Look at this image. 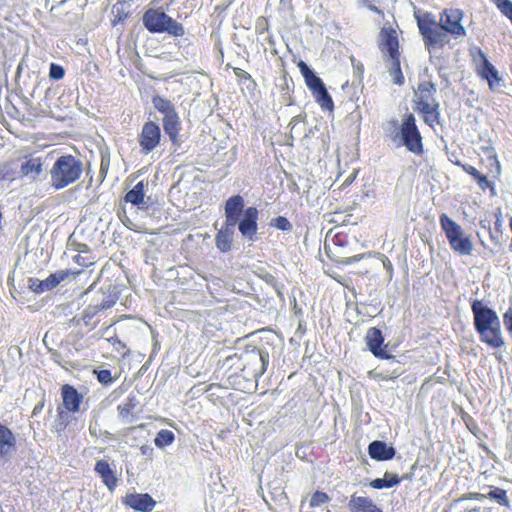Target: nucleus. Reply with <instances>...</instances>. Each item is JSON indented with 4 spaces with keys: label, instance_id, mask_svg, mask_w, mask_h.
<instances>
[{
    "label": "nucleus",
    "instance_id": "36",
    "mask_svg": "<svg viewBox=\"0 0 512 512\" xmlns=\"http://www.w3.org/2000/svg\"><path fill=\"white\" fill-rule=\"evenodd\" d=\"M269 225L281 231H291L293 228L290 221L284 216H278L271 219Z\"/></svg>",
    "mask_w": 512,
    "mask_h": 512
},
{
    "label": "nucleus",
    "instance_id": "26",
    "mask_svg": "<svg viewBox=\"0 0 512 512\" xmlns=\"http://www.w3.org/2000/svg\"><path fill=\"white\" fill-rule=\"evenodd\" d=\"M152 104L159 113L164 115L163 119H168L170 117L178 115V113L175 110L174 104L164 97H161L159 95L154 96L152 98Z\"/></svg>",
    "mask_w": 512,
    "mask_h": 512
},
{
    "label": "nucleus",
    "instance_id": "8",
    "mask_svg": "<svg viewBox=\"0 0 512 512\" xmlns=\"http://www.w3.org/2000/svg\"><path fill=\"white\" fill-rule=\"evenodd\" d=\"M439 222L451 249L460 255H470L473 243L462 227L445 213L440 215Z\"/></svg>",
    "mask_w": 512,
    "mask_h": 512
},
{
    "label": "nucleus",
    "instance_id": "19",
    "mask_svg": "<svg viewBox=\"0 0 512 512\" xmlns=\"http://www.w3.org/2000/svg\"><path fill=\"white\" fill-rule=\"evenodd\" d=\"M16 446V438L12 431L0 423V456L2 458L9 457Z\"/></svg>",
    "mask_w": 512,
    "mask_h": 512
},
{
    "label": "nucleus",
    "instance_id": "24",
    "mask_svg": "<svg viewBox=\"0 0 512 512\" xmlns=\"http://www.w3.org/2000/svg\"><path fill=\"white\" fill-rule=\"evenodd\" d=\"M456 164L461 166L462 169L466 173L471 175L482 190L489 188L491 195L492 196L496 195V191H495V187H494L493 183H491L487 179V177L485 175L481 174L475 167L468 165V164H461L460 162H457Z\"/></svg>",
    "mask_w": 512,
    "mask_h": 512
},
{
    "label": "nucleus",
    "instance_id": "3",
    "mask_svg": "<svg viewBox=\"0 0 512 512\" xmlns=\"http://www.w3.org/2000/svg\"><path fill=\"white\" fill-rule=\"evenodd\" d=\"M237 359L242 376L246 380H257L266 371L269 363V353L255 346H246L240 353L229 356L227 360Z\"/></svg>",
    "mask_w": 512,
    "mask_h": 512
},
{
    "label": "nucleus",
    "instance_id": "42",
    "mask_svg": "<svg viewBox=\"0 0 512 512\" xmlns=\"http://www.w3.org/2000/svg\"><path fill=\"white\" fill-rule=\"evenodd\" d=\"M28 282H29V288L36 293H43L44 291L49 290V288H46L45 280L30 278L28 280Z\"/></svg>",
    "mask_w": 512,
    "mask_h": 512
},
{
    "label": "nucleus",
    "instance_id": "14",
    "mask_svg": "<svg viewBox=\"0 0 512 512\" xmlns=\"http://www.w3.org/2000/svg\"><path fill=\"white\" fill-rule=\"evenodd\" d=\"M244 199L240 195H234L228 198L224 206V223L230 226H236L239 218L244 214Z\"/></svg>",
    "mask_w": 512,
    "mask_h": 512
},
{
    "label": "nucleus",
    "instance_id": "48",
    "mask_svg": "<svg viewBox=\"0 0 512 512\" xmlns=\"http://www.w3.org/2000/svg\"><path fill=\"white\" fill-rule=\"evenodd\" d=\"M50 355H51V359L53 362H55L56 364L60 365L61 367L65 368V369H67L68 362L64 361L60 352H58L56 350H50Z\"/></svg>",
    "mask_w": 512,
    "mask_h": 512
},
{
    "label": "nucleus",
    "instance_id": "4",
    "mask_svg": "<svg viewBox=\"0 0 512 512\" xmlns=\"http://www.w3.org/2000/svg\"><path fill=\"white\" fill-rule=\"evenodd\" d=\"M83 172L82 162L72 155L57 158L50 170L51 184L57 189H63L76 182Z\"/></svg>",
    "mask_w": 512,
    "mask_h": 512
},
{
    "label": "nucleus",
    "instance_id": "31",
    "mask_svg": "<svg viewBox=\"0 0 512 512\" xmlns=\"http://www.w3.org/2000/svg\"><path fill=\"white\" fill-rule=\"evenodd\" d=\"M419 96L417 97V101L423 102H431L436 101L434 98V93L436 92V87L432 82H424L419 84Z\"/></svg>",
    "mask_w": 512,
    "mask_h": 512
},
{
    "label": "nucleus",
    "instance_id": "22",
    "mask_svg": "<svg viewBox=\"0 0 512 512\" xmlns=\"http://www.w3.org/2000/svg\"><path fill=\"white\" fill-rule=\"evenodd\" d=\"M182 128L181 120L179 115L174 117H170L168 119H163V129L166 135H168L172 144L176 147L181 145V140L179 138V132Z\"/></svg>",
    "mask_w": 512,
    "mask_h": 512
},
{
    "label": "nucleus",
    "instance_id": "23",
    "mask_svg": "<svg viewBox=\"0 0 512 512\" xmlns=\"http://www.w3.org/2000/svg\"><path fill=\"white\" fill-rule=\"evenodd\" d=\"M298 66L312 94L325 86L322 79L305 62L300 61Z\"/></svg>",
    "mask_w": 512,
    "mask_h": 512
},
{
    "label": "nucleus",
    "instance_id": "58",
    "mask_svg": "<svg viewBox=\"0 0 512 512\" xmlns=\"http://www.w3.org/2000/svg\"><path fill=\"white\" fill-rule=\"evenodd\" d=\"M21 68H22V63H20V64L18 65V68H17V75H19V74H20Z\"/></svg>",
    "mask_w": 512,
    "mask_h": 512
},
{
    "label": "nucleus",
    "instance_id": "40",
    "mask_svg": "<svg viewBox=\"0 0 512 512\" xmlns=\"http://www.w3.org/2000/svg\"><path fill=\"white\" fill-rule=\"evenodd\" d=\"M132 401L133 399L129 398L128 402L118 405L117 410L119 412V416L122 419H128L132 413V410L135 408V404Z\"/></svg>",
    "mask_w": 512,
    "mask_h": 512
},
{
    "label": "nucleus",
    "instance_id": "13",
    "mask_svg": "<svg viewBox=\"0 0 512 512\" xmlns=\"http://www.w3.org/2000/svg\"><path fill=\"white\" fill-rule=\"evenodd\" d=\"M365 342L368 349L375 357L381 359L393 358V356L384 349L387 345H384V336L379 328H369L365 335Z\"/></svg>",
    "mask_w": 512,
    "mask_h": 512
},
{
    "label": "nucleus",
    "instance_id": "33",
    "mask_svg": "<svg viewBox=\"0 0 512 512\" xmlns=\"http://www.w3.org/2000/svg\"><path fill=\"white\" fill-rule=\"evenodd\" d=\"M313 96L316 100V102L321 106L323 109L332 110L334 107L333 100L331 96L329 95L326 87L319 89L318 91L313 93Z\"/></svg>",
    "mask_w": 512,
    "mask_h": 512
},
{
    "label": "nucleus",
    "instance_id": "55",
    "mask_svg": "<svg viewBox=\"0 0 512 512\" xmlns=\"http://www.w3.org/2000/svg\"><path fill=\"white\" fill-rule=\"evenodd\" d=\"M148 451H152V449L150 447H148V446H145V445H143L141 447V452H142L143 455H146L148 453Z\"/></svg>",
    "mask_w": 512,
    "mask_h": 512
},
{
    "label": "nucleus",
    "instance_id": "52",
    "mask_svg": "<svg viewBox=\"0 0 512 512\" xmlns=\"http://www.w3.org/2000/svg\"><path fill=\"white\" fill-rule=\"evenodd\" d=\"M78 247H79L78 251L80 253L89 254V248H88V246L86 244H79Z\"/></svg>",
    "mask_w": 512,
    "mask_h": 512
},
{
    "label": "nucleus",
    "instance_id": "10",
    "mask_svg": "<svg viewBox=\"0 0 512 512\" xmlns=\"http://www.w3.org/2000/svg\"><path fill=\"white\" fill-rule=\"evenodd\" d=\"M463 11L460 9H445L440 13L439 22H437L446 34L454 39L463 38L466 30L461 24Z\"/></svg>",
    "mask_w": 512,
    "mask_h": 512
},
{
    "label": "nucleus",
    "instance_id": "30",
    "mask_svg": "<svg viewBox=\"0 0 512 512\" xmlns=\"http://www.w3.org/2000/svg\"><path fill=\"white\" fill-rule=\"evenodd\" d=\"M144 183L143 181L138 182L130 191H128L124 197L126 202L131 203L135 206H140L144 203Z\"/></svg>",
    "mask_w": 512,
    "mask_h": 512
},
{
    "label": "nucleus",
    "instance_id": "49",
    "mask_svg": "<svg viewBox=\"0 0 512 512\" xmlns=\"http://www.w3.org/2000/svg\"><path fill=\"white\" fill-rule=\"evenodd\" d=\"M485 498H486L485 494L473 492V493H468V494L463 495L459 500H466V499L483 500Z\"/></svg>",
    "mask_w": 512,
    "mask_h": 512
},
{
    "label": "nucleus",
    "instance_id": "28",
    "mask_svg": "<svg viewBox=\"0 0 512 512\" xmlns=\"http://www.w3.org/2000/svg\"><path fill=\"white\" fill-rule=\"evenodd\" d=\"M407 476L399 477L397 474L385 472L384 478H376L370 482V486L374 489L391 488L400 484Z\"/></svg>",
    "mask_w": 512,
    "mask_h": 512
},
{
    "label": "nucleus",
    "instance_id": "25",
    "mask_svg": "<svg viewBox=\"0 0 512 512\" xmlns=\"http://www.w3.org/2000/svg\"><path fill=\"white\" fill-rule=\"evenodd\" d=\"M22 176L35 180L42 173V162L40 158H30L21 165Z\"/></svg>",
    "mask_w": 512,
    "mask_h": 512
},
{
    "label": "nucleus",
    "instance_id": "2",
    "mask_svg": "<svg viewBox=\"0 0 512 512\" xmlns=\"http://www.w3.org/2000/svg\"><path fill=\"white\" fill-rule=\"evenodd\" d=\"M389 126V136L397 146L403 145L414 154L423 152L422 138L413 114L405 115L401 125L398 120H391Z\"/></svg>",
    "mask_w": 512,
    "mask_h": 512
},
{
    "label": "nucleus",
    "instance_id": "12",
    "mask_svg": "<svg viewBox=\"0 0 512 512\" xmlns=\"http://www.w3.org/2000/svg\"><path fill=\"white\" fill-rule=\"evenodd\" d=\"M258 216L259 211L256 207H248L245 209L243 216L239 218L236 225L242 238L251 243L258 240Z\"/></svg>",
    "mask_w": 512,
    "mask_h": 512
},
{
    "label": "nucleus",
    "instance_id": "46",
    "mask_svg": "<svg viewBox=\"0 0 512 512\" xmlns=\"http://www.w3.org/2000/svg\"><path fill=\"white\" fill-rule=\"evenodd\" d=\"M440 120V112L439 108H435L429 114L424 115V122L428 124L430 127H433L435 123H439Z\"/></svg>",
    "mask_w": 512,
    "mask_h": 512
},
{
    "label": "nucleus",
    "instance_id": "37",
    "mask_svg": "<svg viewBox=\"0 0 512 512\" xmlns=\"http://www.w3.org/2000/svg\"><path fill=\"white\" fill-rule=\"evenodd\" d=\"M500 12L508 19L512 17V1L510 0H492Z\"/></svg>",
    "mask_w": 512,
    "mask_h": 512
},
{
    "label": "nucleus",
    "instance_id": "18",
    "mask_svg": "<svg viewBox=\"0 0 512 512\" xmlns=\"http://www.w3.org/2000/svg\"><path fill=\"white\" fill-rule=\"evenodd\" d=\"M95 472L100 476L104 485L110 492L117 486L118 479L106 460H98L94 467Z\"/></svg>",
    "mask_w": 512,
    "mask_h": 512
},
{
    "label": "nucleus",
    "instance_id": "35",
    "mask_svg": "<svg viewBox=\"0 0 512 512\" xmlns=\"http://www.w3.org/2000/svg\"><path fill=\"white\" fill-rule=\"evenodd\" d=\"M101 311V309L98 307V305L94 302L89 304L82 312V320L85 325H90L91 320L94 318L97 313Z\"/></svg>",
    "mask_w": 512,
    "mask_h": 512
},
{
    "label": "nucleus",
    "instance_id": "6",
    "mask_svg": "<svg viewBox=\"0 0 512 512\" xmlns=\"http://www.w3.org/2000/svg\"><path fill=\"white\" fill-rule=\"evenodd\" d=\"M416 19L419 32L429 53L434 49H441L449 43L450 37L431 13H425L422 17L416 16Z\"/></svg>",
    "mask_w": 512,
    "mask_h": 512
},
{
    "label": "nucleus",
    "instance_id": "1",
    "mask_svg": "<svg viewBox=\"0 0 512 512\" xmlns=\"http://www.w3.org/2000/svg\"><path fill=\"white\" fill-rule=\"evenodd\" d=\"M471 310L474 328L480 341L494 349L503 347L505 341L497 313L481 300H474L471 304Z\"/></svg>",
    "mask_w": 512,
    "mask_h": 512
},
{
    "label": "nucleus",
    "instance_id": "29",
    "mask_svg": "<svg viewBox=\"0 0 512 512\" xmlns=\"http://www.w3.org/2000/svg\"><path fill=\"white\" fill-rule=\"evenodd\" d=\"M80 273V271H77V272H73L69 269H66V270H58L56 271L55 273H52L50 274L46 279H45V285H46V288H49V290L55 288L56 286H58L61 282H63L64 280H66L70 275H72L73 277H75L76 275H78Z\"/></svg>",
    "mask_w": 512,
    "mask_h": 512
},
{
    "label": "nucleus",
    "instance_id": "34",
    "mask_svg": "<svg viewBox=\"0 0 512 512\" xmlns=\"http://www.w3.org/2000/svg\"><path fill=\"white\" fill-rule=\"evenodd\" d=\"M175 440V435L172 431L167 429L160 430L155 439L154 443L158 448H164L171 445Z\"/></svg>",
    "mask_w": 512,
    "mask_h": 512
},
{
    "label": "nucleus",
    "instance_id": "17",
    "mask_svg": "<svg viewBox=\"0 0 512 512\" xmlns=\"http://www.w3.org/2000/svg\"><path fill=\"white\" fill-rule=\"evenodd\" d=\"M369 456L377 461H387L394 458L396 450L393 446H388L386 442L375 440L368 446Z\"/></svg>",
    "mask_w": 512,
    "mask_h": 512
},
{
    "label": "nucleus",
    "instance_id": "16",
    "mask_svg": "<svg viewBox=\"0 0 512 512\" xmlns=\"http://www.w3.org/2000/svg\"><path fill=\"white\" fill-rule=\"evenodd\" d=\"M235 233L236 226L223 223L222 227L215 235L216 248L222 253L229 252L232 249Z\"/></svg>",
    "mask_w": 512,
    "mask_h": 512
},
{
    "label": "nucleus",
    "instance_id": "32",
    "mask_svg": "<svg viewBox=\"0 0 512 512\" xmlns=\"http://www.w3.org/2000/svg\"><path fill=\"white\" fill-rule=\"evenodd\" d=\"M400 375V371L398 369H393L392 371L383 368H377L370 370L368 372V377L374 380H391L397 378Z\"/></svg>",
    "mask_w": 512,
    "mask_h": 512
},
{
    "label": "nucleus",
    "instance_id": "57",
    "mask_svg": "<svg viewBox=\"0 0 512 512\" xmlns=\"http://www.w3.org/2000/svg\"><path fill=\"white\" fill-rule=\"evenodd\" d=\"M298 122V117H293L289 123L290 126H292V129L295 127V125Z\"/></svg>",
    "mask_w": 512,
    "mask_h": 512
},
{
    "label": "nucleus",
    "instance_id": "5",
    "mask_svg": "<svg viewBox=\"0 0 512 512\" xmlns=\"http://www.w3.org/2000/svg\"><path fill=\"white\" fill-rule=\"evenodd\" d=\"M379 49L389 56V73L396 85L404 84V76L401 71L400 52L397 33L394 29H382L380 32Z\"/></svg>",
    "mask_w": 512,
    "mask_h": 512
},
{
    "label": "nucleus",
    "instance_id": "50",
    "mask_svg": "<svg viewBox=\"0 0 512 512\" xmlns=\"http://www.w3.org/2000/svg\"><path fill=\"white\" fill-rule=\"evenodd\" d=\"M383 266L388 273V279L391 280L393 277V266L391 261L387 257L383 259Z\"/></svg>",
    "mask_w": 512,
    "mask_h": 512
},
{
    "label": "nucleus",
    "instance_id": "21",
    "mask_svg": "<svg viewBox=\"0 0 512 512\" xmlns=\"http://www.w3.org/2000/svg\"><path fill=\"white\" fill-rule=\"evenodd\" d=\"M63 405L68 411L77 412L82 401V395L68 384L62 387Z\"/></svg>",
    "mask_w": 512,
    "mask_h": 512
},
{
    "label": "nucleus",
    "instance_id": "54",
    "mask_svg": "<svg viewBox=\"0 0 512 512\" xmlns=\"http://www.w3.org/2000/svg\"><path fill=\"white\" fill-rule=\"evenodd\" d=\"M43 408V403H39L37 404L34 409H33V414H37L39 411H41V409Z\"/></svg>",
    "mask_w": 512,
    "mask_h": 512
},
{
    "label": "nucleus",
    "instance_id": "11",
    "mask_svg": "<svg viewBox=\"0 0 512 512\" xmlns=\"http://www.w3.org/2000/svg\"><path fill=\"white\" fill-rule=\"evenodd\" d=\"M161 141V130L158 124L153 121L146 122L138 135L140 153L147 155L152 152Z\"/></svg>",
    "mask_w": 512,
    "mask_h": 512
},
{
    "label": "nucleus",
    "instance_id": "45",
    "mask_svg": "<svg viewBox=\"0 0 512 512\" xmlns=\"http://www.w3.org/2000/svg\"><path fill=\"white\" fill-rule=\"evenodd\" d=\"M328 500H329V497L326 493L317 491L312 495L310 504H311V506H320V505L328 502Z\"/></svg>",
    "mask_w": 512,
    "mask_h": 512
},
{
    "label": "nucleus",
    "instance_id": "43",
    "mask_svg": "<svg viewBox=\"0 0 512 512\" xmlns=\"http://www.w3.org/2000/svg\"><path fill=\"white\" fill-rule=\"evenodd\" d=\"M95 373L97 375L98 381L103 385H110L114 382V378L111 375V371L108 369L95 371Z\"/></svg>",
    "mask_w": 512,
    "mask_h": 512
},
{
    "label": "nucleus",
    "instance_id": "9",
    "mask_svg": "<svg viewBox=\"0 0 512 512\" xmlns=\"http://www.w3.org/2000/svg\"><path fill=\"white\" fill-rule=\"evenodd\" d=\"M470 54L475 64L477 75L488 82L490 89L499 86L501 82L499 72L488 60L485 53L480 48L474 47L470 50Z\"/></svg>",
    "mask_w": 512,
    "mask_h": 512
},
{
    "label": "nucleus",
    "instance_id": "56",
    "mask_svg": "<svg viewBox=\"0 0 512 512\" xmlns=\"http://www.w3.org/2000/svg\"><path fill=\"white\" fill-rule=\"evenodd\" d=\"M493 161L495 162L496 164V168H497V173L499 174L500 173V163L499 161L497 160L496 156H493L492 157Z\"/></svg>",
    "mask_w": 512,
    "mask_h": 512
},
{
    "label": "nucleus",
    "instance_id": "27",
    "mask_svg": "<svg viewBox=\"0 0 512 512\" xmlns=\"http://www.w3.org/2000/svg\"><path fill=\"white\" fill-rule=\"evenodd\" d=\"M485 496L487 499L495 501L498 505L504 507L506 510H511V502L506 490L496 486H489V490Z\"/></svg>",
    "mask_w": 512,
    "mask_h": 512
},
{
    "label": "nucleus",
    "instance_id": "53",
    "mask_svg": "<svg viewBox=\"0 0 512 512\" xmlns=\"http://www.w3.org/2000/svg\"><path fill=\"white\" fill-rule=\"evenodd\" d=\"M6 167H0V181L4 180L6 177Z\"/></svg>",
    "mask_w": 512,
    "mask_h": 512
},
{
    "label": "nucleus",
    "instance_id": "15",
    "mask_svg": "<svg viewBox=\"0 0 512 512\" xmlns=\"http://www.w3.org/2000/svg\"><path fill=\"white\" fill-rule=\"evenodd\" d=\"M124 503L134 510L141 512H151L156 505V501L147 493H131L124 498Z\"/></svg>",
    "mask_w": 512,
    "mask_h": 512
},
{
    "label": "nucleus",
    "instance_id": "20",
    "mask_svg": "<svg viewBox=\"0 0 512 512\" xmlns=\"http://www.w3.org/2000/svg\"><path fill=\"white\" fill-rule=\"evenodd\" d=\"M348 507L351 512H382L372 499L364 496L352 495Z\"/></svg>",
    "mask_w": 512,
    "mask_h": 512
},
{
    "label": "nucleus",
    "instance_id": "39",
    "mask_svg": "<svg viewBox=\"0 0 512 512\" xmlns=\"http://www.w3.org/2000/svg\"><path fill=\"white\" fill-rule=\"evenodd\" d=\"M353 67V76L357 79L358 84L362 83L364 74V65L356 60L353 56L350 58Z\"/></svg>",
    "mask_w": 512,
    "mask_h": 512
},
{
    "label": "nucleus",
    "instance_id": "44",
    "mask_svg": "<svg viewBox=\"0 0 512 512\" xmlns=\"http://www.w3.org/2000/svg\"><path fill=\"white\" fill-rule=\"evenodd\" d=\"M93 302L96 303L101 310H105L112 307L115 304V299L112 298L110 295L107 296L101 294L100 299H97L96 301Z\"/></svg>",
    "mask_w": 512,
    "mask_h": 512
},
{
    "label": "nucleus",
    "instance_id": "59",
    "mask_svg": "<svg viewBox=\"0 0 512 512\" xmlns=\"http://www.w3.org/2000/svg\"><path fill=\"white\" fill-rule=\"evenodd\" d=\"M494 355H495V357H496L499 361H501V360H502V355H501V354H499V355H498L497 353H494Z\"/></svg>",
    "mask_w": 512,
    "mask_h": 512
},
{
    "label": "nucleus",
    "instance_id": "7",
    "mask_svg": "<svg viewBox=\"0 0 512 512\" xmlns=\"http://www.w3.org/2000/svg\"><path fill=\"white\" fill-rule=\"evenodd\" d=\"M143 25L151 33H168L174 37H181L185 34L183 25L165 12L157 9H148L143 14Z\"/></svg>",
    "mask_w": 512,
    "mask_h": 512
},
{
    "label": "nucleus",
    "instance_id": "60",
    "mask_svg": "<svg viewBox=\"0 0 512 512\" xmlns=\"http://www.w3.org/2000/svg\"><path fill=\"white\" fill-rule=\"evenodd\" d=\"M509 20L511 21V24H512V17H511V18H509Z\"/></svg>",
    "mask_w": 512,
    "mask_h": 512
},
{
    "label": "nucleus",
    "instance_id": "51",
    "mask_svg": "<svg viewBox=\"0 0 512 512\" xmlns=\"http://www.w3.org/2000/svg\"><path fill=\"white\" fill-rule=\"evenodd\" d=\"M235 74L240 78L251 79L250 74L240 68L235 69Z\"/></svg>",
    "mask_w": 512,
    "mask_h": 512
},
{
    "label": "nucleus",
    "instance_id": "47",
    "mask_svg": "<svg viewBox=\"0 0 512 512\" xmlns=\"http://www.w3.org/2000/svg\"><path fill=\"white\" fill-rule=\"evenodd\" d=\"M82 254L83 253L79 252V254L74 256L73 259L77 264H79L82 267H89L90 265H92L94 263L93 259L90 256L82 255Z\"/></svg>",
    "mask_w": 512,
    "mask_h": 512
},
{
    "label": "nucleus",
    "instance_id": "41",
    "mask_svg": "<svg viewBox=\"0 0 512 512\" xmlns=\"http://www.w3.org/2000/svg\"><path fill=\"white\" fill-rule=\"evenodd\" d=\"M416 106H417V110L419 112L426 115V114H429L435 108H439V103L437 101H431V102L416 101Z\"/></svg>",
    "mask_w": 512,
    "mask_h": 512
},
{
    "label": "nucleus",
    "instance_id": "38",
    "mask_svg": "<svg viewBox=\"0 0 512 512\" xmlns=\"http://www.w3.org/2000/svg\"><path fill=\"white\" fill-rule=\"evenodd\" d=\"M65 76V69L63 66L51 63L49 67V78L54 81L63 79Z\"/></svg>",
    "mask_w": 512,
    "mask_h": 512
}]
</instances>
